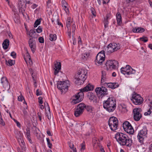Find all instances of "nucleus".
Returning <instances> with one entry per match:
<instances>
[{
  "instance_id": "54",
  "label": "nucleus",
  "mask_w": 152,
  "mask_h": 152,
  "mask_svg": "<svg viewBox=\"0 0 152 152\" xmlns=\"http://www.w3.org/2000/svg\"><path fill=\"white\" fill-rule=\"evenodd\" d=\"M37 114L38 117L39 118V121H41V120H42V115H41V113L38 112L37 113Z\"/></svg>"
},
{
  "instance_id": "21",
  "label": "nucleus",
  "mask_w": 152,
  "mask_h": 152,
  "mask_svg": "<svg viewBox=\"0 0 152 152\" xmlns=\"http://www.w3.org/2000/svg\"><path fill=\"white\" fill-rule=\"evenodd\" d=\"M27 34L31 38H37L39 36V34H37L35 31V29H31L28 32V33H27Z\"/></svg>"
},
{
  "instance_id": "5",
  "label": "nucleus",
  "mask_w": 152,
  "mask_h": 152,
  "mask_svg": "<svg viewBox=\"0 0 152 152\" xmlns=\"http://www.w3.org/2000/svg\"><path fill=\"white\" fill-rule=\"evenodd\" d=\"M148 131L146 126H144L138 133L137 137V139L138 141L141 144L143 143L144 139L147 137Z\"/></svg>"
},
{
  "instance_id": "48",
  "label": "nucleus",
  "mask_w": 152,
  "mask_h": 152,
  "mask_svg": "<svg viewBox=\"0 0 152 152\" xmlns=\"http://www.w3.org/2000/svg\"><path fill=\"white\" fill-rule=\"evenodd\" d=\"M72 33L74 34L75 31L76 26L75 24H73L72 26Z\"/></svg>"
},
{
  "instance_id": "20",
  "label": "nucleus",
  "mask_w": 152,
  "mask_h": 152,
  "mask_svg": "<svg viewBox=\"0 0 152 152\" xmlns=\"http://www.w3.org/2000/svg\"><path fill=\"white\" fill-rule=\"evenodd\" d=\"M102 74L101 84L102 86H105V85L107 84V83L105 82L107 81V80L106 72L104 71H102Z\"/></svg>"
},
{
  "instance_id": "32",
  "label": "nucleus",
  "mask_w": 152,
  "mask_h": 152,
  "mask_svg": "<svg viewBox=\"0 0 152 152\" xmlns=\"http://www.w3.org/2000/svg\"><path fill=\"white\" fill-rule=\"evenodd\" d=\"M41 23L40 19H37L35 21L34 25V28H36L37 26Z\"/></svg>"
},
{
  "instance_id": "36",
  "label": "nucleus",
  "mask_w": 152,
  "mask_h": 152,
  "mask_svg": "<svg viewBox=\"0 0 152 152\" xmlns=\"http://www.w3.org/2000/svg\"><path fill=\"white\" fill-rule=\"evenodd\" d=\"M140 40L145 42H146L148 41L147 37L144 36L140 37Z\"/></svg>"
},
{
  "instance_id": "49",
  "label": "nucleus",
  "mask_w": 152,
  "mask_h": 152,
  "mask_svg": "<svg viewBox=\"0 0 152 152\" xmlns=\"http://www.w3.org/2000/svg\"><path fill=\"white\" fill-rule=\"evenodd\" d=\"M27 137H29L30 136V131L29 130H26V134Z\"/></svg>"
},
{
  "instance_id": "17",
  "label": "nucleus",
  "mask_w": 152,
  "mask_h": 152,
  "mask_svg": "<svg viewBox=\"0 0 152 152\" xmlns=\"http://www.w3.org/2000/svg\"><path fill=\"white\" fill-rule=\"evenodd\" d=\"M1 81L3 88L5 90L9 91L10 88V86L7 78L5 77H3L1 78Z\"/></svg>"
},
{
  "instance_id": "51",
  "label": "nucleus",
  "mask_w": 152,
  "mask_h": 152,
  "mask_svg": "<svg viewBox=\"0 0 152 152\" xmlns=\"http://www.w3.org/2000/svg\"><path fill=\"white\" fill-rule=\"evenodd\" d=\"M56 21L58 25L59 26H61L62 27H63V25L61 22H60L58 18L57 19Z\"/></svg>"
},
{
  "instance_id": "38",
  "label": "nucleus",
  "mask_w": 152,
  "mask_h": 152,
  "mask_svg": "<svg viewBox=\"0 0 152 152\" xmlns=\"http://www.w3.org/2000/svg\"><path fill=\"white\" fill-rule=\"evenodd\" d=\"M26 54H27V55L26 56V57H24V60H25L26 62V63H27V59H29L31 57V56H30L29 54V53L28 52H27Z\"/></svg>"
},
{
  "instance_id": "13",
  "label": "nucleus",
  "mask_w": 152,
  "mask_h": 152,
  "mask_svg": "<svg viewBox=\"0 0 152 152\" xmlns=\"http://www.w3.org/2000/svg\"><path fill=\"white\" fill-rule=\"evenodd\" d=\"M122 126L124 130L128 133L132 134L134 133V129L129 122L126 121L124 123Z\"/></svg>"
},
{
  "instance_id": "41",
  "label": "nucleus",
  "mask_w": 152,
  "mask_h": 152,
  "mask_svg": "<svg viewBox=\"0 0 152 152\" xmlns=\"http://www.w3.org/2000/svg\"><path fill=\"white\" fill-rule=\"evenodd\" d=\"M24 99V97L22 94H20L19 96L18 97V100L19 101L22 102Z\"/></svg>"
},
{
  "instance_id": "63",
  "label": "nucleus",
  "mask_w": 152,
  "mask_h": 152,
  "mask_svg": "<svg viewBox=\"0 0 152 152\" xmlns=\"http://www.w3.org/2000/svg\"><path fill=\"white\" fill-rule=\"evenodd\" d=\"M149 152H152V144L149 147Z\"/></svg>"
},
{
  "instance_id": "4",
  "label": "nucleus",
  "mask_w": 152,
  "mask_h": 152,
  "mask_svg": "<svg viewBox=\"0 0 152 152\" xmlns=\"http://www.w3.org/2000/svg\"><path fill=\"white\" fill-rule=\"evenodd\" d=\"M87 70L85 69L79 70L75 77V83L78 85L83 84L87 77Z\"/></svg>"
},
{
  "instance_id": "57",
  "label": "nucleus",
  "mask_w": 152,
  "mask_h": 152,
  "mask_svg": "<svg viewBox=\"0 0 152 152\" xmlns=\"http://www.w3.org/2000/svg\"><path fill=\"white\" fill-rule=\"evenodd\" d=\"M37 5L35 4H33L31 6V8L33 9H34L36 8L37 7Z\"/></svg>"
},
{
  "instance_id": "14",
  "label": "nucleus",
  "mask_w": 152,
  "mask_h": 152,
  "mask_svg": "<svg viewBox=\"0 0 152 152\" xmlns=\"http://www.w3.org/2000/svg\"><path fill=\"white\" fill-rule=\"evenodd\" d=\"M105 59V52L103 50L99 52L97 55L96 57L95 62L100 65L102 64Z\"/></svg>"
},
{
  "instance_id": "16",
  "label": "nucleus",
  "mask_w": 152,
  "mask_h": 152,
  "mask_svg": "<svg viewBox=\"0 0 152 152\" xmlns=\"http://www.w3.org/2000/svg\"><path fill=\"white\" fill-rule=\"evenodd\" d=\"M26 0H18V6L20 12L24 15L26 7Z\"/></svg>"
},
{
  "instance_id": "42",
  "label": "nucleus",
  "mask_w": 152,
  "mask_h": 152,
  "mask_svg": "<svg viewBox=\"0 0 152 152\" xmlns=\"http://www.w3.org/2000/svg\"><path fill=\"white\" fill-rule=\"evenodd\" d=\"M36 95L37 96L41 95L42 94V92L41 90H39V89L37 90L36 91Z\"/></svg>"
},
{
  "instance_id": "27",
  "label": "nucleus",
  "mask_w": 152,
  "mask_h": 152,
  "mask_svg": "<svg viewBox=\"0 0 152 152\" xmlns=\"http://www.w3.org/2000/svg\"><path fill=\"white\" fill-rule=\"evenodd\" d=\"M148 106L149 107V108L147 112H145L144 113V115H147L150 114L152 115V102H150V104L148 105Z\"/></svg>"
},
{
  "instance_id": "26",
  "label": "nucleus",
  "mask_w": 152,
  "mask_h": 152,
  "mask_svg": "<svg viewBox=\"0 0 152 152\" xmlns=\"http://www.w3.org/2000/svg\"><path fill=\"white\" fill-rule=\"evenodd\" d=\"M116 18L118 24L119 26L121 25L122 23V18L121 15L119 12L117 13Z\"/></svg>"
},
{
  "instance_id": "28",
  "label": "nucleus",
  "mask_w": 152,
  "mask_h": 152,
  "mask_svg": "<svg viewBox=\"0 0 152 152\" xmlns=\"http://www.w3.org/2000/svg\"><path fill=\"white\" fill-rule=\"evenodd\" d=\"M9 41L7 39H5L2 43V46L4 50L7 49L9 45Z\"/></svg>"
},
{
  "instance_id": "18",
  "label": "nucleus",
  "mask_w": 152,
  "mask_h": 152,
  "mask_svg": "<svg viewBox=\"0 0 152 152\" xmlns=\"http://www.w3.org/2000/svg\"><path fill=\"white\" fill-rule=\"evenodd\" d=\"M133 118L135 121H139L142 117L141 114L140 113V109L135 108L133 110Z\"/></svg>"
},
{
  "instance_id": "39",
  "label": "nucleus",
  "mask_w": 152,
  "mask_h": 152,
  "mask_svg": "<svg viewBox=\"0 0 152 152\" xmlns=\"http://www.w3.org/2000/svg\"><path fill=\"white\" fill-rule=\"evenodd\" d=\"M91 11L92 15L94 16H96V12L95 9L93 7L91 8Z\"/></svg>"
},
{
  "instance_id": "35",
  "label": "nucleus",
  "mask_w": 152,
  "mask_h": 152,
  "mask_svg": "<svg viewBox=\"0 0 152 152\" xmlns=\"http://www.w3.org/2000/svg\"><path fill=\"white\" fill-rule=\"evenodd\" d=\"M108 23L109 22L108 21V20H107V19H104V27L105 28L108 27Z\"/></svg>"
},
{
  "instance_id": "58",
  "label": "nucleus",
  "mask_w": 152,
  "mask_h": 152,
  "mask_svg": "<svg viewBox=\"0 0 152 152\" xmlns=\"http://www.w3.org/2000/svg\"><path fill=\"white\" fill-rule=\"evenodd\" d=\"M135 0H126V1L127 3L128 4L131 2H133Z\"/></svg>"
},
{
  "instance_id": "24",
  "label": "nucleus",
  "mask_w": 152,
  "mask_h": 152,
  "mask_svg": "<svg viewBox=\"0 0 152 152\" xmlns=\"http://www.w3.org/2000/svg\"><path fill=\"white\" fill-rule=\"evenodd\" d=\"M87 97L91 101H92L94 102H96L97 101L96 97L94 94L92 93H88L87 95Z\"/></svg>"
},
{
  "instance_id": "37",
  "label": "nucleus",
  "mask_w": 152,
  "mask_h": 152,
  "mask_svg": "<svg viewBox=\"0 0 152 152\" xmlns=\"http://www.w3.org/2000/svg\"><path fill=\"white\" fill-rule=\"evenodd\" d=\"M36 32L37 33H40L42 31V28L40 26H39L38 27L37 29H35Z\"/></svg>"
},
{
  "instance_id": "59",
  "label": "nucleus",
  "mask_w": 152,
  "mask_h": 152,
  "mask_svg": "<svg viewBox=\"0 0 152 152\" xmlns=\"http://www.w3.org/2000/svg\"><path fill=\"white\" fill-rule=\"evenodd\" d=\"M47 133L48 136H52L50 131V130H48L47 132Z\"/></svg>"
},
{
  "instance_id": "56",
  "label": "nucleus",
  "mask_w": 152,
  "mask_h": 152,
  "mask_svg": "<svg viewBox=\"0 0 152 152\" xmlns=\"http://www.w3.org/2000/svg\"><path fill=\"white\" fill-rule=\"evenodd\" d=\"M103 1V4H107L109 2L110 0H102Z\"/></svg>"
},
{
  "instance_id": "46",
  "label": "nucleus",
  "mask_w": 152,
  "mask_h": 152,
  "mask_svg": "<svg viewBox=\"0 0 152 152\" xmlns=\"http://www.w3.org/2000/svg\"><path fill=\"white\" fill-rule=\"evenodd\" d=\"M89 54L88 53H85L82 56V58L83 59H86L88 56Z\"/></svg>"
},
{
  "instance_id": "22",
  "label": "nucleus",
  "mask_w": 152,
  "mask_h": 152,
  "mask_svg": "<svg viewBox=\"0 0 152 152\" xmlns=\"http://www.w3.org/2000/svg\"><path fill=\"white\" fill-rule=\"evenodd\" d=\"M119 85L117 83H107L105 86H108L112 89H115L119 87Z\"/></svg>"
},
{
  "instance_id": "52",
  "label": "nucleus",
  "mask_w": 152,
  "mask_h": 152,
  "mask_svg": "<svg viewBox=\"0 0 152 152\" xmlns=\"http://www.w3.org/2000/svg\"><path fill=\"white\" fill-rule=\"evenodd\" d=\"M42 98L41 96H39L38 98L39 102L41 104H42L43 103V102L42 100Z\"/></svg>"
},
{
  "instance_id": "9",
  "label": "nucleus",
  "mask_w": 152,
  "mask_h": 152,
  "mask_svg": "<svg viewBox=\"0 0 152 152\" xmlns=\"http://www.w3.org/2000/svg\"><path fill=\"white\" fill-rule=\"evenodd\" d=\"M69 85L67 81H58L57 83V88L61 91L62 94H65L68 89Z\"/></svg>"
},
{
  "instance_id": "31",
  "label": "nucleus",
  "mask_w": 152,
  "mask_h": 152,
  "mask_svg": "<svg viewBox=\"0 0 152 152\" xmlns=\"http://www.w3.org/2000/svg\"><path fill=\"white\" fill-rule=\"evenodd\" d=\"M72 23V22L70 18V17L68 18L66 22V26L68 28L70 27Z\"/></svg>"
},
{
  "instance_id": "11",
  "label": "nucleus",
  "mask_w": 152,
  "mask_h": 152,
  "mask_svg": "<svg viewBox=\"0 0 152 152\" xmlns=\"http://www.w3.org/2000/svg\"><path fill=\"white\" fill-rule=\"evenodd\" d=\"M120 45L119 43H115L109 44L107 47V51L108 53H111L120 49Z\"/></svg>"
},
{
  "instance_id": "47",
  "label": "nucleus",
  "mask_w": 152,
  "mask_h": 152,
  "mask_svg": "<svg viewBox=\"0 0 152 152\" xmlns=\"http://www.w3.org/2000/svg\"><path fill=\"white\" fill-rule=\"evenodd\" d=\"M61 4L63 7L64 6L68 5L67 3L65 0H62Z\"/></svg>"
},
{
  "instance_id": "23",
  "label": "nucleus",
  "mask_w": 152,
  "mask_h": 152,
  "mask_svg": "<svg viewBox=\"0 0 152 152\" xmlns=\"http://www.w3.org/2000/svg\"><path fill=\"white\" fill-rule=\"evenodd\" d=\"M54 66V74L56 75L60 70L61 69V63L59 62H57L56 64H55Z\"/></svg>"
},
{
  "instance_id": "64",
  "label": "nucleus",
  "mask_w": 152,
  "mask_h": 152,
  "mask_svg": "<svg viewBox=\"0 0 152 152\" xmlns=\"http://www.w3.org/2000/svg\"><path fill=\"white\" fill-rule=\"evenodd\" d=\"M40 107L41 109L43 110L44 109V107L43 105L41 104V105H40Z\"/></svg>"
},
{
  "instance_id": "25",
  "label": "nucleus",
  "mask_w": 152,
  "mask_h": 152,
  "mask_svg": "<svg viewBox=\"0 0 152 152\" xmlns=\"http://www.w3.org/2000/svg\"><path fill=\"white\" fill-rule=\"evenodd\" d=\"M132 31L134 33H142L145 31L144 28L141 27H135L132 29Z\"/></svg>"
},
{
  "instance_id": "1",
  "label": "nucleus",
  "mask_w": 152,
  "mask_h": 152,
  "mask_svg": "<svg viewBox=\"0 0 152 152\" xmlns=\"http://www.w3.org/2000/svg\"><path fill=\"white\" fill-rule=\"evenodd\" d=\"M115 138L121 146L130 147L132 145V139L126 134L121 132H117L115 135Z\"/></svg>"
},
{
  "instance_id": "43",
  "label": "nucleus",
  "mask_w": 152,
  "mask_h": 152,
  "mask_svg": "<svg viewBox=\"0 0 152 152\" xmlns=\"http://www.w3.org/2000/svg\"><path fill=\"white\" fill-rule=\"evenodd\" d=\"M39 42L41 43H44V38L42 37H40L38 38Z\"/></svg>"
},
{
  "instance_id": "30",
  "label": "nucleus",
  "mask_w": 152,
  "mask_h": 152,
  "mask_svg": "<svg viewBox=\"0 0 152 152\" xmlns=\"http://www.w3.org/2000/svg\"><path fill=\"white\" fill-rule=\"evenodd\" d=\"M15 63V61L13 60L9 59L8 61L6 60V64L8 66H12Z\"/></svg>"
},
{
  "instance_id": "44",
  "label": "nucleus",
  "mask_w": 152,
  "mask_h": 152,
  "mask_svg": "<svg viewBox=\"0 0 152 152\" xmlns=\"http://www.w3.org/2000/svg\"><path fill=\"white\" fill-rule=\"evenodd\" d=\"M10 55L14 58H15L16 57V54L14 51L12 52L11 53Z\"/></svg>"
},
{
  "instance_id": "53",
  "label": "nucleus",
  "mask_w": 152,
  "mask_h": 152,
  "mask_svg": "<svg viewBox=\"0 0 152 152\" xmlns=\"http://www.w3.org/2000/svg\"><path fill=\"white\" fill-rule=\"evenodd\" d=\"M14 121L16 124L17 126L19 127H20V123L16 120H14Z\"/></svg>"
},
{
  "instance_id": "45",
  "label": "nucleus",
  "mask_w": 152,
  "mask_h": 152,
  "mask_svg": "<svg viewBox=\"0 0 152 152\" xmlns=\"http://www.w3.org/2000/svg\"><path fill=\"white\" fill-rule=\"evenodd\" d=\"M1 117H0V124L3 126H4L5 125V122Z\"/></svg>"
},
{
  "instance_id": "62",
  "label": "nucleus",
  "mask_w": 152,
  "mask_h": 152,
  "mask_svg": "<svg viewBox=\"0 0 152 152\" xmlns=\"http://www.w3.org/2000/svg\"><path fill=\"white\" fill-rule=\"evenodd\" d=\"M148 47L151 49L152 50V44H150L148 45Z\"/></svg>"
},
{
  "instance_id": "34",
  "label": "nucleus",
  "mask_w": 152,
  "mask_h": 152,
  "mask_svg": "<svg viewBox=\"0 0 152 152\" xmlns=\"http://www.w3.org/2000/svg\"><path fill=\"white\" fill-rule=\"evenodd\" d=\"M46 140L47 142V144L48 145V147L50 148L51 149L52 148V143H50V140L49 139V138H47Z\"/></svg>"
},
{
  "instance_id": "15",
  "label": "nucleus",
  "mask_w": 152,
  "mask_h": 152,
  "mask_svg": "<svg viewBox=\"0 0 152 152\" xmlns=\"http://www.w3.org/2000/svg\"><path fill=\"white\" fill-rule=\"evenodd\" d=\"M95 91L98 97L102 96L107 95L108 93L107 90L104 87L102 86L101 87L96 88Z\"/></svg>"
},
{
  "instance_id": "12",
  "label": "nucleus",
  "mask_w": 152,
  "mask_h": 152,
  "mask_svg": "<svg viewBox=\"0 0 152 152\" xmlns=\"http://www.w3.org/2000/svg\"><path fill=\"white\" fill-rule=\"evenodd\" d=\"M121 71L122 74L125 75L134 74L136 73V71L128 65H126V67L124 68L122 67L121 69Z\"/></svg>"
},
{
  "instance_id": "19",
  "label": "nucleus",
  "mask_w": 152,
  "mask_h": 152,
  "mask_svg": "<svg viewBox=\"0 0 152 152\" xmlns=\"http://www.w3.org/2000/svg\"><path fill=\"white\" fill-rule=\"evenodd\" d=\"M28 43L31 50L34 53L35 51L36 48V43L35 41L33 38L29 39L28 41Z\"/></svg>"
},
{
  "instance_id": "55",
  "label": "nucleus",
  "mask_w": 152,
  "mask_h": 152,
  "mask_svg": "<svg viewBox=\"0 0 152 152\" xmlns=\"http://www.w3.org/2000/svg\"><path fill=\"white\" fill-rule=\"evenodd\" d=\"M4 96L2 94L0 93V100L1 101H3L4 99Z\"/></svg>"
},
{
  "instance_id": "8",
  "label": "nucleus",
  "mask_w": 152,
  "mask_h": 152,
  "mask_svg": "<svg viewBox=\"0 0 152 152\" xmlns=\"http://www.w3.org/2000/svg\"><path fill=\"white\" fill-rule=\"evenodd\" d=\"M131 100L134 104L136 105H140L143 102V99L141 96L135 92L132 94Z\"/></svg>"
},
{
  "instance_id": "10",
  "label": "nucleus",
  "mask_w": 152,
  "mask_h": 152,
  "mask_svg": "<svg viewBox=\"0 0 152 152\" xmlns=\"http://www.w3.org/2000/svg\"><path fill=\"white\" fill-rule=\"evenodd\" d=\"M86 108V105L84 103H80L77 106L75 111L74 115L76 117H78L81 115Z\"/></svg>"
},
{
  "instance_id": "50",
  "label": "nucleus",
  "mask_w": 152,
  "mask_h": 152,
  "mask_svg": "<svg viewBox=\"0 0 152 152\" xmlns=\"http://www.w3.org/2000/svg\"><path fill=\"white\" fill-rule=\"evenodd\" d=\"M63 7H64V10L66 13L67 14L69 12V10L67 8V5L64 6Z\"/></svg>"
},
{
  "instance_id": "2",
  "label": "nucleus",
  "mask_w": 152,
  "mask_h": 152,
  "mask_svg": "<svg viewBox=\"0 0 152 152\" xmlns=\"http://www.w3.org/2000/svg\"><path fill=\"white\" fill-rule=\"evenodd\" d=\"M93 88V87L92 86L88 84L83 88L80 89V92L73 96L71 103L73 104H75L82 101L84 98L83 92L92 90Z\"/></svg>"
},
{
  "instance_id": "6",
  "label": "nucleus",
  "mask_w": 152,
  "mask_h": 152,
  "mask_svg": "<svg viewBox=\"0 0 152 152\" xmlns=\"http://www.w3.org/2000/svg\"><path fill=\"white\" fill-rule=\"evenodd\" d=\"M108 124L111 130L115 131L118 129V120L115 117H110L108 120Z\"/></svg>"
},
{
  "instance_id": "60",
  "label": "nucleus",
  "mask_w": 152,
  "mask_h": 152,
  "mask_svg": "<svg viewBox=\"0 0 152 152\" xmlns=\"http://www.w3.org/2000/svg\"><path fill=\"white\" fill-rule=\"evenodd\" d=\"M148 2L149 3L150 7H152V2L150 0H148Z\"/></svg>"
},
{
  "instance_id": "29",
  "label": "nucleus",
  "mask_w": 152,
  "mask_h": 152,
  "mask_svg": "<svg viewBox=\"0 0 152 152\" xmlns=\"http://www.w3.org/2000/svg\"><path fill=\"white\" fill-rule=\"evenodd\" d=\"M49 37V39L51 41H55L56 39L57 36L56 34H50Z\"/></svg>"
},
{
  "instance_id": "61",
  "label": "nucleus",
  "mask_w": 152,
  "mask_h": 152,
  "mask_svg": "<svg viewBox=\"0 0 152 152\" xmlns=\"http://www.w3.org/2000/svg\"><path fill=\"white\" fill-rule=\"evenodd\" d=\"M28 61L30 65L32 64V61L31 59V58H30L29 59H28Z\"/></svg>"
},
{
  "instance_id": "3",
  "label": "nucleus",
  "mask_w": 152,
  "mask_h": 152,
  "mask_svg": "<svg viewBox=\"0 0 152 152\" xmlns=\"http://www.w3.org/2000/svg\"><path fill=\"white\" fill-rule=\"evenodd\" d=\"M103 103L104 108L109 113L113 112L116 109V101L114 98L109 97Z\"/></svg>"
},
{
  "instance_id": "40",
  "label": "nucleus",
  "mask_w": 152,
  "mask_h": 152,
  "mask_svg": "<svg viewBox=\"0 0 152 152\" xmlns=\"http://www.w3.org/2000/svg\"><path fill=\"white\" fill-rule=\"evenodd\" d=\"M85 142H83L82 143H81L80 145V146L81 147V151H83L85 149Z\"/></svg>"
},
{
  "instance_id": "33",
  "label": "nucleus",
  "mask_w": 152,
  "mask_h": 152,
  "mask_svg": "<svg viewBox=\"0 0 152 152\" xmlns=\"http://www.w3.org/2000/svg\"><path fill=\"white\" fill-rule=\"evenodd\" d=\"M86 110L87 111L90 113H92L94 108L91 106H86Z\"/></svg>"
},
{
  "instance_id": "7",
  "label": "nucleus",
  "mask_w": 152,
  "mask_h": 152,
  "mask_svg": "<svg viewBox=\"0 0 152 152\" xmlns=\"http://www.w3.org/2000/svg\"><path fill=\"white\" fill-rule=\"evenodd\" d=\"M105 65L107 70H112L117 69L119 64L118 61L116 60H109L106 61Z\"/></svg>"
}]
</instances>
